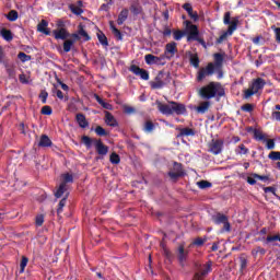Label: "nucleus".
<instances>
[{
    "instance_id": "60",
    "label": "nucleus",
    "mask_w": 280,
    "mask_h": 280,
    "mask_svg": "<svg viewBox=\"0 0 280 280\" xmlns=\"http://www.w3.org/2000/svg\"><path fill=\"white\" fill-rule=\"evenodd\" d=\"M69 38H70V40H74V44H75L81 38L80 33L79 32L78 33H72V34H70Z\"/></svg>"
},
{
    "instance_id": "9",
    "label": "nucleus",
    "mask_w": 280,
    "mask_h": 280,
    "mask_svg": "<svg viewBox=\"0 0 280 280\" xmlns=\"http://www.w3.org/2000/svg\"><path fill=\"white\" fill-rule=\"evenodd\" d=\"M213 73H215V65H213V62H209L207 67L199 69L197 73V82H202L205 78L213 75Z\"/></svg>"
},
{
    "instance_id": "33",
    "label": "nucleus",
    "mask_w": 280,
    "mask_h": 280,
    "mask_svg": "<svg viewBox=\"0 0 280 280\" xmlns=\"http://www.w3.org/2000/svg\"><path fill=\"white\" fill-rule=\"evenodd\" d=\"M187 34L185 31L175 30L173 31V38L174 40H183V37Z\"/></svg>"
},
{
    "instance_id": "43",
    "label": "nucleus",
    "mask_w": 280,
    "mask_h": 280,
    "mask_svg": "<svg viewBox=\"0 0 280 280\" xmlns=\"http://www.w3.org/2000/svg\"><path fill=\"white\" fill-rule=\"evenodd\" d=\"M18 58L19 60H21V62H30V60H32V56L21 51L18 54Z\"/></svg>"
},
{
    "instance_id": "29",
    "label": "nucleus",
    "mask_w": 280,
    "mask_h": 280,
    "mask_svg": "<svg viewBox=\"0 0 280 280\" xmlns=\"http://www.w3.org/2000/svg\"><path fill=\"white\" fill-rule=\"evenodd\" d=\"M130 12H132V14H135L136 16H139V14L143 12V9L141 8V5H139V3H132L130 5Z\"/></svg>"
},
{
    "instance_id": "28",
    "label": "nucleus",
    "mask_w": 280,
    "mask_h": 280,
    "mask_svg": "<svg viewBox=\"0 0 280 280\" xmlns=\"http://www.w3.org/2000/svg\"><path fill=\"white\" fill-rule=\"evenodd\" d=\"M110 30H112V33L114 34L115 38H117V40H124V34H121V31H119L118 28L115 27L113 22H110Z\"/></svg>"
},
{
    "instance_id": "24",
    "label": "nucleus",
    "mask_w": 280,
    "mask_h": 280,
    "mask_svg": "<svg viewBox=\"0 0 280 280\" xmlns=\"http://www.w3.org/2000/svg\"><path fill=\"white\" fill-rule=\"evenodd\" d=\"M196 136V130L192 128L186 127L179 129V135L177 137H195Z\"/></svg>"
},
{
    "instance_id": "49",
    "label": "nucleus",
    "mask_w": 280,
    "mask_h": 280,
    "mask_svg": "<svg viewBox=\"0 0 280 280\" xmlns=\"http://www.w3.org/2000/svg\"><path fill=\"white\" fill-rule=\"evenodd\" d=\"M254 108L255 106L250 103L241 106V110H244V113H253Z\"/></svg>"
},
{
    "instance_id": "41",
    "label": "nucleus",
    "mask_w": 280,
    "mask_h": 280,
    "mask_svg": "<svg viewBox=\"0 0 280 280\" xmlns=\"http://www.w3.org/2000/svg\"><path fill=\"white\" fill-rule=\"evenodd\" d=\"M30 261V258L23 256L20 262V273L25 272V268H27V264Z\"/></svg>"
},
{
    "instance_id": "14",
    "label": "nucleus",
    "mask_w": 280,
    "mask_h": 280,
    "mask_svg": "<svg viewBox=\"0 0 280 280\" xmlns=\"http://www.w3.org/2000/svg\"><path fill=\"white\" fill-rule=\"evenodd\" d=\"M165 57L163 55H161L160 57H156L152 54H148L144 56V62H147V65H165Z\"/></svg>"
},
{
    "instance_id": "2",
    "label": "nucleus",
    "mask_w": 280,
    "mask_h": 280,
    "mask_svg": "<svg viewBox=\"0 0 280 280\" xmlns=\"http://www.w3.org/2000/svg\"><path fill=\"white\" fill-rule=\"evenodd\" d=\"M155 104L158 106V110L162 115H166V117H170L172 115H185V113H187V107L185 106V104L175 101H170L168 104L156 101Z\"/></svg>"
},
{
    "instance_id": "16",
    "label": "nucleus",
    "mask_w": 280,
    "mask_h": 280,
    "mask_svg": "<svg viewBox=\"0 0 280 280\" xmlns=\"http://www.w3.org/2000/svg\"><path fill=\"white\" fill-rule=\"evenodd\" d=\"M209 108H211V101L205 100L203 102L199 103L197 107H195V110L198 113V115H205L209 113Z\"/></svg>"
},
{
    "instance_id": "13",
    "label": "nucleus",
    "mask_w": 280,
    "mask_h": 280,
    "mask_svg": "<svg viewBox=\"0 0 280 280\" xmlns=\"http://www.w3.org/2000/svg\"><path fill=\"white\" fill-rule=\"evenodd\" d=\"M212 262L208 261L206 265H202L198 272L195 273L192 280H202V277H207L211 272Z\"/></svg>"
},
{
    "instance_id": "21",
    "label": "nucleus",
    "mask_w": 280,
    "mask_h": 280,
    "mask_svg": "<svg viewBox=\"0 0 280 280\" xmlns=\"http://www.w3.org/2000/svg\"><path fill=\"white\" fill-rule=\"evenodd\" d=\"M54 145V142L47 135H42L39 138L38 147L39 148H51Z\"/></svg>"
},
{
    "instance_id": "59",
    "label": "nucleus",
    "mask_w": 280,
    "mask_h": 280,
    "mask_svg": "<svg viewBox=\"0 0 280 280\" xmlns=\"http://www.w3.org/2000/svg\"><path fill=\"white\" fill-rule=\"evenodd\" d=\"M124 112L126 113V115H132V114L137 113V109H135V107H132V106H125Z\"/></svg>"
},
{
    "instance_id": "5",
    "label": "nucleus",
    "mask_w": 280,
    "mask_h": 280,
    "mask_svg": "<svg viewBox=\"0 0 280 280\" xmlns=\"http://www.w3.org/2000/svg\"><path fill=\"white\" fill-rule=\"evenodd\" d=\"M170 82H172V74L161 70L154 78V81H150V86L153 91H156L167 86Z\"/></svg>"
},
{
    "instance_id": "38",
    "label": "nucleus",
    "mask_w": 280,
    "mask_h": 280,
    "mask_svg": "<svg viewBox=\"0 0 280 280\" xmlns=\"http://www.w3.org/2000/svg\"><path fill=\"white\" fill-rule=\"evenodd\" d=\"M72 45H75L74 40L65 39V42H63V51H65V54H69V51H71V46Z\"/></svg>"
},
{
    "instance_id": "48",
    "label": "nucleus",
    "mask_w": 280,
    "mask_h": 280,
    "mask_svg": "<svg viewBox=\"0 0 280 280\" xmlns=\"http://www.w3.org/2000/svg\"><path fill=\"white\" fill-rule=\"evenodd\" d=\"M272 242H280V236L279 235H269L265 240V244H272Z\"/></svg>"
},
{
    "instance_id": "40",
    "label": "nucleus",
    "mask_w": 280,
    "mask_h": 280,
    "mask_svg": "<svg viewBox=\"0 0 280 280\" xmlns=\"http://www.w3.org/2000/svg\"><path fill=\"white\" fill-rule=\"evenodd\" d=\"M197 187H199V189H209L210 187H212V184L211 182L202 179L200 182H197Z\"/></svg>"
},
{
    "instance_id": "26",
    "label": "nucleus",
    "mask_w": 280,
    "mask_h": 280,
    "mask_svg": "<svg viewBox=\"0 0 280 280\" xmlns=\"http://www.w3.org/2000/svg\"><path fill=\"white\" fill-rule=\"evenodd\" d=\"M1 36L4 40H7L8 43H10L11 40L14 39V35H12V31L8 30V28H2L1 30Z\"/></svg>"
},
{
    "instance_id": "64",
    "label": "nucleus",
    "mask_w": 280,
    "mask_h": 280,
    "mask_svg": "<svg viewBox=\"0 0 280 280\" xmlns=\"http://www.w3.org/2000/svg\"><path fill=\"white\" fill-rule=\"evenodd\" d=\"M275 34H276V40L277 43H280V27H277L275 30Z\"/></svg>"
},
{
    "instance_id": "10",
    "label": "nucleus",
    "mask_w": 280,
    "mask_h": 280,
    "mask_svg": "<svg viewBox=\"0 0 280 280\" xmlns=\"http://www.w3.org/2000/svg\"><path fill=\"white\" fill-rule=\"evenodd\" d=\"M188 36L187 40H194L198 39V36H200V31H198V26L196 24H192L191 21H185L184 22Z\"/></svg>"
},
{
    "instance_id": "57",
    "label": "nucleus",
    "mask_w": 280,
    "mask_h": 280,
    "mask_svg": "<svg viewBox=\"0 0 280 280\" xmlns=\"http://www.w3.org/2000/svg\"><path fill=\"white\" fill-rule=\"evenodd\" d=\"M39 97L42 98V104H47V97H49V93H47V91H42Z\"/></svg>"
},
{
    "instance_id": "61",
    "label": "nucleus",
    "mask_w": 280,
    "mask_h": 280,
    "mask_svg": "<svg viewBox=\"0 0 280 280\" xmlns=\"http://www.w3.org/2000/svg\"><path fill=\"white\" fill-rule=\"evenodd\" d=\"M258 253H259V255H266V249H264V247H256V249L255 250H253V255H258Z\"/></svg>"
},
{
    "instance_id": "52",
    "label": "nucleus",
    "mask_w": 280,
    "mask_h": 280,
    "mask_svg": "<svg viewBox=\"0 0 280 280\" xmlns=\"http://www.w3.org/2000/svg\"><path fill=\"white\" fill-rule=\"evenodd\" d=\"M236 154H247L248 153V148L244 144H240L238 149L235 150Z\"/></svg>"
},
{
    "instance_id": "39",
    "label": "nucleus",
    "mask_w": 280,
    "mask_h": 280,
    "mask_svg": "<svg viewBox=\"0 0 280 280\" xmlns=\"http://www.w3.org/2000/svg\"><path fill=\"white\" fill-rule=\"evenodd\" d=\"M190 65L195 67V69H198L200 67V58L197 55H191Z\"/></svg>"
},
{
    "instance_id": "6",
    "label": "nucleus",
    "mask_w": 280,
    "mask_h": 280,
    "mask_svg": "<svg viewBox=\"0 0 280 280\" xmlns=\"http://www.w3.org/2000/svg\"><path fill=\"white\" fill-rule=\"evenodd\" d=\"M266 86V80L262 78H257L252 81V84L247 90L244 91V98L248 100L253 97V95H257L259 91H261Z\"/></svg>"
},
{
    "instance_id": "34",
    "label": "nucleus",
    "mask_w": 280,
    "mask_h": 280,
    "mask_svg": "<svg viewBox=\"0 0 280 280\" xmlns=\"http://www.w3.org/2000/svg\"><path fill=\"white\" fill-rule=\"evenodd\" d=\"M65 191H67V186L65 185V183H61L59 185V188L57 189V191L55 192V196L57 198H62V196L65 195Z\"/></svg>"
},
{
    "instance_id": "46",
    "label": "nucleus",
    "mask_w": 280,
    "mask_h": 280,
    "mask_svg": "<svg viewBox=\"0 0 280 280\" xmlns=\"http://www.w3.org/2000/svg\"><path fill=\"white\" fill-rule=\"evenodd\" d=\"M252 176L254 178H256L257 180H262V183H268V180H270V176H268V175H259V174L254 173V174H252Z\"/></svg>"
},
{
    "instance_id": "56",
    "label": "nucleus",
    "mask_w": 280,
    "mask_h": 280,
    "mask_svg": "<svg viewBox=\"0 0 280 280\" xmlns=\"http://www.w3.org/2000/svg\"><path fill=\"white\" fill-rule=\"evenodd\" d=\"M45 222V217L43 214H39L35 219V224L36 226H40Z\"/></svg>"
},
{
    "instance_id": "4",
    "label": "nucleus",
    "mask_w": 280,
    "mask_h": 280,
    "mask_svg": "<svg viewBox=\"0 0 280 280\" xmlns=\"http://www.w3.org/2000/svg\"><path fill=\"white\" fill-rule=\"evenodd\" d=\"M223 23L224 25H230L228 27V31L220 35V37L217 39L218 45L224 43L226 40L228 36H233V32L237 30V23H240V20L237 18H234L231 20V12H225L223 16Z\"/></svg>"
},
{
    "instance_id": "22",
    "label": "nucleus",
    "mask_w": 280,
    "mask_h": 280,
    "mask_svg": "<svg viewBox=\"0 0 280 280\" xmlns=\"http://www.w3.org/2000/svg\"><path fill=\"white\" fill-rule=\"evenodd\" d=\"M214 58V69H222V65H224V55L220 52H215L213 55Z\"/></svg>"
},
{
    "instance_id": "31",
    "label": "nucleus",
    "mask_w": 280,
    "mask_h": 280,
    "mask_svg": "<svg viewBox=\"0 0 280 280\" xmlns=\"http://www.w3.org/2000/svg\"><path fill=\"white\" fill-rule=\"evenodd\" d=\"M109 162L113 165H119V163H121V158H119V154H117L116 152H113L109 156Z\"/></svg>"
},
{
    "instance_id": "58",
    "label": "nucleus",
    "mask_w": 280,
    "mask_h": 280,
    "mask_svg": "<svg viewBox=\"0 0 280 280\" xmlns=\"http://www.w3.org/2000/svg\"><path fill=\"white\" fill-rule=\"evenodd\" d=\"M265 194H272L273 196H277V188L269 186L264 188Z\"/></svg>"
},
{
    "instance_id": "27",
    "label": "nucleus",
    "mask_w": 280,
    "mask_h": 280,
    "mask_svg": "<svg viewBox=\"0 0 280 280\" xmlns=\"http://www.w3.org/2000/svg\"><path fill=\"white\" fill-rule=\"evenodd\" d=\"M97 39L103 47H108V37H106V34H104V32L100 31L97 33Z\"/></svg>"
},
{
    "instance_id": "32",
    "label": "nucleus",
    "mask_w": 280,
    "mask_h": 280,
    "mask_svg": "<svg viewBox=\"0 0 280 280\" xmlns=\"http://www.w3.org/2000/svg\"><path fill=\"white\" fill-rule=\"evenodd\" d=\"M240 271L244 272V270H246L247 266H248V259L246 258V256L242 255L240 257Z\"/></svg>"
},
{
    "instance_id": "18",
    "label": "nucleus",
    "mask_w": 280,
    "mask_h": 280,
    "mask_svg": "<svg viewBox=\"0 0 280 280\" xmlns=\"http://www.w3.org/2000/svg\"><path fill=\"white\" fill-rule=\"evenodd\" d=\"M49 25V22L46 20H42L40 23L37 25V32H40V34H45V36H51V30L47 28Z\"/></svg>"
},
{
    "instance_id": "36",
    "label": "nucleus",
    "mask_w": 280,
    "mask_h": 280,
    "mask_svg": "<svg viewBox=\"0 0 280 280\" xmlns=\"http://www.w3.org/2000/svg\"><path fill=\"white\" fill-rule=\"evenodd\" d=\"M173 172H176L177 174H182V176H185V170H183V164L178 162H174Z\"/></svg>"
},
{
    "instance_id": "11",
    "label": "nucleus",
    "mask_w": 280,
    "mask_h": 280,
    "mask_svg": "<svg viewBox=\"0 0 280 280\" xmlns=\"http://www.w3.org/2000/svg\"><path fill=\"white\" fill-rule=\"evenodd\" d=\"M176 54H178V47L176 42H171L166 44L163 57L167 60H172V58H174Z\"/></svg>"
},
{
    "instance_id": "1",
    "label": "nucleus",
    "mask_w": 280,
    "mask_h": 280,
    "mask_svg": "<svg viewBox=\"0 0 280 280\" xmlns=\"http://www.w3.org/2000/svg\"><path fill=\"white\" fill-rule=\"evenodd\" d=\"M224 95H226L224 86H222V83L215 81H211L198 90L200 100L209 101L215 98L217 102H220Z\"/></svg>"
},
{
    "instance_id": "20",
    "label": "nucleus",
    "mask_w": 280,
    "mask_h": 280,
    "mask_svg": "<svg viewBox=\"0 0 280 280\" xmlns=\"http://www.w3.org/2000/svg\"><path fill=\"white\" fill-rule=\"evenodd\" d=\"M75 121L79 128H89V120H86V116L82 113L75 115Z\"/></svg>"
},
{
    "instance_id": "50",
    "label": "nucleus",
    "mask_w": 280,
    "mask_h": 280,
    "mask_svg": "<svg viewBox=\"0 0 280 280\" xmlns=\"http://www.w3.org/2000/svg\"><path fill=\"white\" fill-rule=\"evenodd\" d=\"M70 10H71V13L75 14L77 16H80V14H82V12H84V10H82V8L77 7V5H71Z\"/></svg>"
},
{
    "instance_id": "3",
    "label": "nucleus",
    "mask_w": 280,
    "mask_h": 280,
    "mask_svg": "<svg viewBox=\"0 0 280 280\" xmlns=\"http://www.w3.org/2000/svg\"><path fill=\"white\" fill-rule=\"evenodd\" d=\"M82 143L85 145L88 150H91V148H95L97 155L101 158H96V161H100V159H104L106 154H108V145L104 144L102 140L92 139L89 136H82L81 138Z\"/></svg>"
},
{
    "instance_id": "63",
    "label": "nucleus",
    "mask_w": 280,
    "mask_h": 280,
    "mask_svg": "<svg viewBox=\"0 0 280 280\" xmlns=\"http://www.w3.org/2000/svg\"><path fill=\"white\" fill-rule=\"evenodd\" d=\"M267 141V150H275V140L269 139Z\"/></svg>"
},
{
    "instance_id": "55",
    "label": "nucleus",
    "mask_w": 280,
    "mask_h": 280,
    "mask_svg": "<svg viewBox=\"0 0 280 280\" xmlns=\"http://www.w3.org/2000/svg\"><path fill=\"white\" fill-rule=\"evenodd\" d=\"M54 113V109H51V106H44L42 107V115H51Z\"/></svg>"
},
{
    "instance_id": "30",
    "label": "nucleus",
    "mask_w": 280,
    "mask_h": 280,
    "mask_svg": "<svg viewBox=\"0 0 280 280\" xmlns=\"http://www.w3.org/2000/svg\"><path fill=\"white\" fill-rule=\"evenodd\" d=\"M154 122L152 120H147L143 126V130L148 133L154 132Z\"/></svg>"
},
{
    "instance_id": "53",
    "label": "nucleus",
    "mask_w": 280,
    "mask_h": 280,
    "mask_svg": "<svg viewBox=\"0 0 280 280\" xmlns=\"http://www.w3.org/2000/svg\"><path fill=\"white\" fill-rule=\"evenodd\" d=\"M205 242H207V237L202 238V237H197L195 238V241L192 242L194 246H205Z\"/></svg>"
},
{
    "instance_id": "44",
    "label": "nucleus",
    "mask_w": 280,
    "mask_h": 280,
    "mask_svg": "<svg viewBox=\"0 0 280 280\" xmlns=\"http://www.w3.org/2000/svg\"><path fill=\"white\" fill-rule=\"evenodd\" d=\"M67 205V196L63 197L60 201H59V205H58V208H57V215H60V213H62V209H65Z\"/></svg>"
},
{
    "instance_id": "47",
    "label": "nucleus",
    "mask_w": 280,
    "mask_h": 280,
    "mask_svg": "<svg viewBox=\"0 0 280 280\" xmlns=\"http://www.w3.org/2000/svg\"><path fill=\"white\" fill-rule=\"evenodd\" d=\"M268 159H270V161H280V151H271Z\"/></svg>"
},
{
    "instance_id": "15",
    "label": "nucleus",
    "mask_w": 280,
    "mask_h": 280,
    "mask_svg": "<svg viewBox=\"0 0 280 280\" xmlns=\"http://www.w3.org/2000/svg\"><path fill=\"white\" fill-rule=\"evenodd\" d=\"M52 36L56 40H67L71 33L67 28H57L52 31Z\"/></svg>"
},
{
    "instance_id": "12",
    "label": "nucleus",
    "mask_w": 280,
    "mask_h": 280,
    "mask_svg": "<svg viewBox=\"0 0 280 280\" xmlns=\"http://www.w3.org/2000/svg\"><path fill=\"white\" fill-rule=\"evenodd\" d=\"M129 71L135 75H139L141 80H150V72L137 65H131Z\"/></svg>"
},
{
    "instance_id": "7",
    "label": "nucleus",
    "mask_w": 280,
    "mask_h": 280,
    "mask_svg": "<svg viewBox=\"0 0 280 280\" xmlns=\"http://www.w3.org/2000/svg\"><path fill=\"white\" fill-rule=\"evenodd\" d=\"M213 224H223L221 233H231V223L229 222V217L224 213L217 212L211 217Z\"/></svg>"
},
{
    "instance_id": "23",
    "label": "nucleus",
    "mask_w": 280,
    "mask_h": 280,
    "mask_svg": "<svg viewBox=\"0 0 280 280\" xmlns=\"http://www.w3.org/2000/svg\"><path fill=\"white\" fill-rule=\"evenodd\" d=\"M128 14H129L128 9H122L120 11V13L118 14L117 24L124 25V23H126V21H128Z\"/></svg>"
},
{
    "instance_id": "19",
    "label": "nucleus",
    "mask_w": 280,
    "mask_h": 280,
    "mask_svg": "<svg viewBox=\"0 0 280 280\" xmlns=\"http://www.w3.org/2000/svg\"><path fill=\"white\" fill-rule=\"evenodd\" d=\"M105 124L112 128H117V126H119V122H117L115 116H113V114L108 110L105 112Z\"/></svg>"
},
{
    "instance_id": "8",
    "label": "nucleus",
    "mask_w": 280,
    "mask_h": 280,
    "mask_svg": "<svg viewBox=\"0 0 280 280\" xmlns=\"http://www.w3.org/2000/svg\"><path fill=\"white\" fill-rule=\"evenodd\" d=\"M223 150L224 140L222 139H212L208 144V152H210V154H214V156H218V154H222Z\"/></svg>"
},
{
    "instance_id": "54",
    "label": "nucleus",
    "mask_w": 280,
    "mask_h": 280,
    "mask_svg": "<svg viewBox=\"0 0 280 280\" xmlns=\"http://www.w3.org/2000/svg\"><path fill=\"white\" fill-rule=\"evenodd\" d=\"M62 178H63V182L61 183H65L66 186H67V183H73V175L69 173L63 174Z\"/></svg>"
},
{
    "instance_id": "62",
    "label": "nucleus",
    "mask_w": 280,
    "mask_h": 280,
    "mask_svg": "<svg viewBox=\"0 0 280 280\" xmlns=\"http://www.w3.org/2000/svg\"><path fill=\"white\" fill-rule=\"evenodd\" d=\"M5 69L9 78H14V68L10 66H5Z\"/></svg>"
},
{
    "instance_id": "42",
    "label": "nucleus",
    "mask_w": 280,
    "mask_h": 280,
    "mask_svg": "<svg viewBox=\"0 0 280 280\" xmlns=\"http://www.w3.org/2000/svg\"><path fill=\"white\" fill-rule=\"evenodd\" d=\"M254 139H256V141H266V135H264V132L255 129L254 130Z\"/></svg>"
},
{
    "instance_id": "45",
    "label": "nucleus",
    "mask_w": 280,
    "mask_h": 280,
    "mask_svg": "<svg viewBox=\"0 0 280 280\" xmlns=\"http://www.w3.org/2000/svg\"><path fill=\"white\" fill-rule=\"evenodd\" d=\"M95 132L98 137H108V132L102 126H97Z\"/></svg>"
},
{
    "instance_id": "35",
    "label": "nucleus",
    "mask_w": 280,
    "mask_h": 280,
    "mask_svg": "<svg viewBox=\"0 0 280 280\" xmlns=\"http://www.w3.org/2000/svg\"><path fill=\"white\" fill-rule=\"evenodd\" d=\"M79 36H82L85 42L91 40V35L84 31V26H82V24L79 25Z\"/></svg>"
},
{
    "instance_id": "17",
    "label": "nucleus",
    "mask_w": 280,
    "mask_h": 280,
    "mask_svg": "<svg viewBox=\"0 0 280 280\" xmlns=\"http://www.w3.org/2000/svg\"><path fill=\"white\" fill-rule=\"evenodd\" d=\"M177 252V259L180 266H185V262L187 261V257L189 255V250H185V245H179Z\"/></svg>"
},
{
    "instance_id": "37",
    "label": "nucleus",
    "mask_w": 280,
    "mask_h": 280,
    "mask_svg": "<svg viewBox=\"0 0 280 280\" xmlns=\"http://www.w3.org/2000/svg\"><path fill=\"white\" fill-rule=\"evenodd\" d=\"M7 19H8V21H11L12 23H14V21H16L19 19V12L16 10H11L7 14Z\"/></svg>"
},
{
    "instance_id": "51",
    "label": "nucleus",
    "mask_w": 280,
    "mask_h": 280,
    "mask_svg": "<svg viewBox=\"0 0 280 280\" xmlns=\"http://www.w3.org/2000/svg\"><path fill=\"white\" fill-rule=\"evenodd\" d=\"M168 176L172 178V180H178V178H183V174L176 173L175 171H170Z\"/></svg>"
},
{
    "instance_id": "25",
    "label": "nucleus",
    "mask_w": 280,
    "mask_h": 280,
    "mask_svg": "<svg viewBox=\"0 0 280 280\" xmlns=\"http://www.w3.org/2000/svg\"><path fill=\"white\" fill-rule=\"evenodd\" d=\"M183 9L188 13L190 19H194V21H198V13H194V8L189 3H185L183 5Z\"/></svg>"
}]
</instances>
